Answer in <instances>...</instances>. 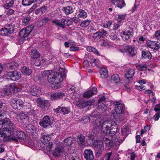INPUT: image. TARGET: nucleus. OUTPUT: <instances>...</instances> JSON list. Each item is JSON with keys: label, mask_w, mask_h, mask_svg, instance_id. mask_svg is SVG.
Returning <instances> with one entry per match:
<instances>
[{"label": "nucleus", "mask_w": 160, "mask_h": 160, "mask_svg": "<svg viewBox=\"0 0 160 160\" xmlns=\"http://www.w3.org/2000/svg\"><path fill=\"white\" fill-rule=\"evenodd\" d=\"M25 131L27 132V135L25 132L22 131H0V140L2 138L5 142L12 141L17 143L18 139L24 140L27 136L36 139L39 133V131Z\"/></svg>", "instance_id": "1"}, {"label": "nucleus", "mask_w": 160, "mask_h": 160, "mask_svg": "<svg viewBox=\"0 0 160 160\" xmlns=\"http://www.w3.org/2000/svg\"><path fill=\"white\" fill-rule=\"evenodd\" d=\"M104 137L103 143L105 144L106 149L108 150L112 147L115 144H119L123 140H122L121 135L119 131L116 132L112 131H103Z\"/></svg>", "instance_id": "2"}, {"label": "nucleus", "mask_w": 160, "mask_h": 160, "mask_svg": "<svg viewBox=\"0 0 160 160\" xmlns=\"http://www.w3.org/2000/svg\"><path fill=\"white\" fill-rule=\"evenodd\" d=\"M98 116V115L96 114H93L92 113L90 114V116L91 118H96L95 119H92V120H95L93 125V128L94 130H102L105 128L104 130H111L113 129L112 126L108 121H105L102 124L101 122L96 118Z\"/></svg>", "instance_id": "3"}, {"label": "nucleus", "mask_w": 160, "mask_h": 160, "mask_svg": "<svg viewBox=\"0 0 160 160\" xmlns=\"http://www.w3.org/2000/svg\"><path fill=\"white\" fill-rule=\"evenodd\" d=\"M16 129L15 125L9 118H5L3 120H0V130H16Z\"/></svg>", "instance_id": "4"}, {"label": "nucleus", "mask_w": 160, "mask_h": 160, "mask_svg": "<svg viewBox=\"0 0 160 160\" xmlns=\"http://www.w3.org/2000/svg\"><path fill=\"white\" fill-rule=\"evenodd\" d=\"M57 76L53 78L51 83V87L53 89H57L60 86V82L63 80V75L61 73H59Z\"/></svg>", "instance_id": "5"}, {"label": "nucleus", "mask_w": 160, "mask_h": 160, "mask_svg": "<svg viewBox=\"0 0 160 160\" xmlns=\"http://www.w3.org/2000/svg\"><path fill=\"white\" fill-rule=\"evenodd\" d=\"M93 146L97 157L102 155L104 149L102 142L100 140H97L94 142Z\"/></svg>", "instance_id": "6"}, {"label": "nucleus", "mask_w": 160, "mask_h": 160, "mask_svg": "<svg viewBox=\"0 0 160 160\" xmlns=\"http://www.w3.org/2000/svg\"><path fill=\"white\" fill-rule=\"evenodd\" d=\"M124 48L126 53L129 57L135 58L136 57L137 50L135 47L128 45L125 46Z\"/></svg>", "instance_id": "7"}, {"label": "nucleus", "mask_w": 160, "mask_h": 160, "mask_svg": "<svg viewBox=\"0 0 160 160\" xmlns=\"http://www.w3.org/2000/svg\"><path fill=\"white\" fill-rule=\"evenodd\" d=\"M93 100H90L88 101L80 99L76 101L75 102L76 105L80 108H83L88 106H91L94 103Z\"/></svg>", "instance_id": "8"}, {"label": "nucleus", "mask_w": 160, "mask_h": 160, "mask_svg": "<svg viewBox=\"0 0 160 160\" xmlns=\"http://www.w3.org/2000/svg\"><path fill=\"white\" fill-rule=\"evenodd\" d=\"M59 73L53 72L52 71L45 70L41 72V74L43 77L48 76L47 80L48 82H51L53 78L57 76Z\"/></svg>", "instance_id": "9"}, {"label": "nucleus", "mask_w": 160, "mask_h": 160, "mask_svg": "<svg viewBox=\"0 0 160 160\" xmlns=\"http://www.w3.org/2000/svg\"><path fill=\"white\" fill-rule=\"evenodd\" d=\"M52 123L49 117L47 115L44 116L39 122L40 125L44 128H46L50 126Z\"/></svg>", "instance_id": "10"}, {"label": "nucleus", "mask_w": 160, "mask_h": 160, "mask_svg": "<svg viewBox=\"0 0 160 160\" xmlns=\"http://www.w3.org/2000/svg\"><path fill=\"white\" fill-rule=\"evenodd\" d=\"M13 28H3L0 30V35L3 36H9L13 32Z\"/></svg>", "instance_id": "11"}, {"label": "nucleus", "mask_w": 160, "mask_h": 160, "mask_svg": "<svg viewBox=\"0 0 160 160\" xmlns=\"http://www.w3.org/2000/svg\"><path fill=\"white\" fill-rule=\"evenodd\" d=\"M8 75L11 79L14 81L18 80L21 77L20 72L17 71L9 72L8 73Z\"/></svg>", "instance_id": "12"}, {"label": "nucleus", "mask_w": 160, "mask_h": 160, "mask_svg": "<svg viewBox=\"0 0 160 160\" xmlns=\"http://www.w3.org/2000/svg\"><path fill=\"white\" fill-rule=\"evenodd\" d=\"M53 111L57 113H61L63 114H68L70 112V108L69 107H62L58 106V108L56 109H54Z\"/></svg>", "instance_id": "13"}, {"label": "nucleus", "mask_w": 160, "mask_h": 160, "mask_svg": "<svg viewBox=\"0 0 160 160\" xmlns=\"http://www.w3.org/2000/svg\"><path fill=\"white\" fill-rule=\"evenodd\" d=\"M38 102L40 105V107L45 110H47L50 105V103L48 100H44L39 99L38 100Z\"/></svg>", "instance_id": "14"}, {"label": "nucleus", "mask_w": 160, "mask_h": 160, "mask_svg": "<svg viewBox=\"0 0 160 160\" xmlns=\"http://www.w3.org/2000/svg\"><path fill=\"white\" fill-rule=\"evenodd\" d=\"M83 155L86 160H92L94 158L93 152L90 149L85 150L84 152Z\"/></svg>", "instance_id": "15"}, {"label": "nucleus", "mask_w": 160, "mask_h": 160, "mask_svg": "<svg viewBox=\"0 0 160 160\" xmlns=\"http://www.w3.org/2000/svg\"><path fill=\"white\" fill-rule=\"evenodd\" d=\"M40 92V88L37 85L33 86L30 90V94L33 96H37Z\"/></svg>", "instance_id": "16"}, {"label": "nucleus", "mask_w": 160, "mask_h": 160, "mask_svg": "<svg viewBox=\"0 0 160 160\" xmlns=\"http://www.w3.org/2000/svg\"><path fill=\"white\" fill-rule=\"evenodd\" d=\"M97 92V89L95 87H93L91 90H88L85 92L83 94V96L85 98H89L92 97Z\"/></svg>", "instance_id": "17"}, {"label": "nucleus", "mask_w": 160, "mask_h": 160, "mask_svg": "<svg viewBox=\"0 0 160 160\" xmlns=\"http://www.w3.org/2000/svg\"><path fill=\"white\" fill-rule=\"evenodd\" d=\"M114 104L115 105V110L119 114H122L123 112V106L118 102H114Z\"/></svg>", "instance_id": "18"}, {"label": "nucleus", "mask_w": 160, "mask_h": 160, "mask_svg": "<svg viewBox=\"0 0 160 160\" xmlns=\"http://www.w3.org/2000/svg\"><path fill=\"white\" fill-rule=\"evenodd\" d=\"M18 66L19 64L18 63L15 62H12L5 65V68L8 70L17 69Z\"/></svg>", "instance_id": "19"}, {"label": "nucleus", "mask_w": 160, "mask_h": 160, "mask_svg": "<svg viewBox=\"0 0 160 160\" xmlns=\"http://www.w3.org/2000/svg\"><path fill=\"white\" fill-rule=\"evenodd\" d=\"M65 96L64 93L62 92H56L52 94L50 96L51 99L52 100H56L60 99Z\"/></svg>", "instance_id": "20"}, {"label": "nucleus", "mask_w": 160, "mask_h": 160, "mask_svg": "<svg viewBox=\"0 0 160 160\" xmlns=\"http://www.w3.org/2000/svg\"><path fill=\"white\" fill-rule=\"evenodd\" d=\"M149 48L155 50H158L160 48V43L156 41H151L150 43L147 44Z\"/></svg>", "instance_id": "21"}, {"label": "nucleus", "mask_w": 160, "mask_h": 160, "mask_svg": "<svg viewBox=\"0 0 160 160\" xmlns=\"http://www.w3.org/2000/svg\"><path fill=\"white\" fill-rule=\"evenodd\" d=\"M111 2L113 4H115V3H116L117 6L120 8H122L125 5L124 0H111Z\"/></svg>", "instance_id": "22"}, {"label": "nucleus", "mask_w": 160, "mask_h": 160, "mask_svg": "<svg viewBox=\"0 0 160 160\" xmlns=\"http://www.w3.org/2000/svg\"><path fill=\"white\" fill-rule=\"evenodd\" d=\"M42 142L44 143V145L42 144V146L41 147H45V144H47L49 141L50 140L51 138L50 136L48 134L46 135H42Z\"/></svg>", "instance_id": "23"}, {"label": "nucleus", "mask_w": 160, "mask_h": 160, "mask_svg": "<svg viewBox=\"0 0 160 160\" xmlns=\"http://www.w3.org/2000/svg\"><path fill=\"white\" fill-rule=\"evenodd\" d=\"M30 55L32 59H38L40 57V53L36 50H31Z\"/></svg>", "instance_id": "24"}, {"label": "nucleus", "mask_w": 160, "mask_h": 160, "mask_svg": "<svg viewBox=\"0 0 160 160\" xmlns=\"http://www.w3.org/2000/svg\"><path fill=\"white\" fill-rule=\"evenodd\" d=\"M99 72L101 77L102 79L106 78L108 76V70L104 68H101L99 69Z\"/></svg>", "instance_id": "25"}, {"label": "nucleus", "mask_w": 160, "mask_h": 160, "mask_svg": "<svg viewBox=\"0 0 160 160\" xmlns=\"http://www.w3.org/2000/svg\"><path fill=\"white\" fill-rule=\"evenodd\" d=\"M152 56L151 53L148 51L146 50H143L142 52V59H146L148 58L150 59Z\"/></svg>", "instance_id": "26"}, {"label": "nucleus", "mask_w": 160, "mask_h": 160, "mask_svg": "<svg viewBox=\"0 0 160 160\" xmlns=\"http://www.w3.org/2000/svg\"><path fill=\"white\" fill-rule=\"evenodd\" d=\"M63 151V148L62 147H58L56 148L53 152V155L58 156L61 155Z\"/></svg>", "instance_id": "27"}, {"label": "nucleus", "mask_w": 160, "mask_h": 160, "mask_svg": "<svg viewBox=\"0 0 160 160\" xmlns=\"http://www.w3.org/2000/svg\"><path fill=\"white\" fill-rule=\"evenodd\" d=\"M74 154L69 153L65 156L66 160H80L78 156H74Z\"/></svg>", "instance_id": "28"}, {"label": "nucleus", "mask_w": 160, "mask_h": 160, "mask_svg": "<svg viewBox=\"0 0 160 160\" xmlns=\"http://www.w3.org/2000/svg\"><path fill=\"white\" fill-rule=\"evenodd\" d=\"M106 34V31H103L102 32H98L93 34L92 37L94 39L100 38Z\"/></svg>", "instance_id": "29"}, {"label": "nucleus", "mask_w": 160, "mask_h": 160, "mask_svg": "<svg viewBox=\"0 0 160 160\" xmlns=\"http://www.w3.org/2000/svg\"><path fill=\"white\" fill-rule=\"evenodd\" d=\"M135 72L133 69H130L125 74V78L127 79L132 78L134 75Z\"/></svg>", "instance_id": "30"}, {"label": "nucleus", "mask_w": 160, "mask_h": 160, "mask_svg": "<svg viewBox=\"0 0 160 160\" xmlns=\"http://www.w3.org/2000/svg\"><path fill=\"white\" fill-rule=\"evenodd\" d=\"M78 143L80 145H84L85 144V137L82 134L79 135L78 137Z\"/></svg>", "instance_id": "31"}, {"label": "nucleus", "mask_w": 160, "mask_h": 160, "mask_svg": "<svg viewBox=\"0 0 160 160\" xmlns=\"http://www.w3.org/2000/svg\"><path fill=\"white\" fill-rule=\"evenodd\" d=\"M62 10L64 12L66 15H68L69 14L72 13L73 12V10L72 7L70 6L63 7Z\"/></svg>", "instance_id": "32"}, {"label": "nucleus", "mask_w": 160, "mask_h": 160, "mask_svg": "<svg viewBox=\"0 0 160 160\" xmlns=\"http://www.w3.org/2000/svg\"><path fill=\"white\" fill-rule=\"evenodd\" d=\"M74 141V140L71 137L67 138L64 140L65 145L69 147L71 145Z\"/></svg>", "instance_id": "33"}, {"label": "nucleus", "mask_w": 160, "mask_h": 160, "mask_svg": "<svg viewBox=\"0 0 160 160\" xmlns=\"http://www.w3.org/2000/svg\"><path fill=\"white\" fill-rule=\"evenodd\" d=\"M97 109L98 110L103 112L107 110V107L103 103L98 102Z\"/></svg>", "instance_id": "34"}, {"label": "nucleus", "mask_w": 160, "mask_h": 160, "mask_svg": "<svg viewBox=\"0 0 160 160\" xmlns=\"http://www.w3.org/2000/svg\"><path fill=\"white\" fill-rule=\"evenodd\" d=\"M22 72L27 75H30L32 73V71L28 67H23L21 69Z\"/></svg>", "instance_id": "35"}, {"label": "nucleus", "mask_w": 160, "mask_h": 160, "mask_svg": "<svg viewBox=\"0 0 160 160\" xmlns=\"http://www.w3.org/2000/svg\"><path fill=\"white\" fill-rule=\"evenodd\" d=\"M16 117L17 119H20L21 121H23L24 120L28 119V116L26 114L22 113L19 114H17Z\"/></svg>", "instance_id": "36"}, {"label": "nucleus", "mask_w": 160, "mask_h": 160, "mask_svg": "<svg viewBox=\"0 0 160 160\" xmlns=\"http://www.w3.org/2000/svg\"><path fill=\"white\" fill-rule=\"evenodd\" d=\"M32 61L35 66H39L41 65H42L45 62V60L43 59L40 60L38 59H33Z\"/></svg>", "instance_id": "37"}, {"label": "nucleus", "mask_w": 160, "mask_h": 160, "mask_svg": "<svg viewBox=\"0 0 160 160\" xmlns=\"http://www.w3.org/2000/svg\"><path fill=\"white\" fill-rule=\"evenodd\" d=\"M37 0H22V5L24 6H27L31 5L35 2Z\"/></svg>", "instance_id": "38"}, {"label": "nucleus", "mask_w": 160, "mask_h": 160, "mask_svg": "<svg viewBox=\"0 0 160 160\" xmlns=\"http://www.w3.org/2000/svg\"><path fill=\"white\" fill-rule=\"evenodd\" d=\"M24 102L20 99H18L16 102V106L17 107V108H14L15 109L21 110L23 107Z\"/></svg>", "instance_id": "39"}, {"label": "nucleus", "mask_w": 160, "mask_h": 160, "mask_svg": "<svg viewBox=\"0 0 160 160\" xmlns=\"http://www.w3.org/2000/svg\"><path fill=\"white\" fill-rule=\"evenodd\" d=\"M78 17V18H85L87 17V13L84 10L82 9H80Z\"/></svg>", "instance_id": "40"}, {"label": "nucleus", "mask_w": 160, "mask_h": 160, "mask_svg": "<svg viewBox=\"0 0 160 160\" xmlns=\"http://www.w3.org/2000/svg\"><path fill=\"white\" fill-rule=\"evenodd\" d=\"M29 34L25 29H22L19 33V36L20 37L24 38H26Z\"/></svg>", "instance_id": "41"}, {"label": "nucleus", "mask_w": 160, "mask_h": 160, "mask_svg": "<svg viewBox=\"0 0 160 160\" xmlns=\"http://www.w3.org/2000/svg\"><path fill=\"white\" fill-rule=\"evenodd\" d=\"M119 115V113L115 110L112 111L111 116V120L113 121L116 120L118 118Z\"/></svg>", "instance_id": "42"}, {"label": "nucleus", "mask_w": 160, "mask_h": 160, "mask_svg": "<svg viewBox=\"0 0 160 160\" xmlns=\"http://www.w3.org/2000/svg\"><path fill=\"white\" fill-rule=\"evenodd\" d=\"M90 64L93 67H99L100 66L101 63L99 60L94 59L92 60Z\"/></svg>", "instance_id": "43"}, {"label": "nucleus", "mask_w": 160, "mask_h": 160, "mask_svg": "<svg viewBox=\"0 0 160 160\" xmlns=\"http://www.w3.org/2000/svg\"><path fill=\"white\" fill-rule=\"evenodd\" d=\"M18 100L16 98H11L10 100V102L11 105L13 108H17V107L15 105L16 104V102Z\"/></svg>", "instance_id": "44"}, {"label": "nucleus", "mask_w": 160, "mask_h": 160, "mask_svg": "<svg viewBox=\"0 0 160 160\" xmlns=\"http://www.w3.org/2000/svg\"><path fill=\"white\" fill-rule=\"evenodd\" d=\"M87 50L89 52H93L98 55H99V53L98 50L93 47L91 46H88L87 47Z\"/></svg>", "instance_id": "45"}, {"label": "nucleus", "mask_w": 160, "mask_h": 160, "mask_svg": "<svg viewBox=\"0 0 160 160\" xmlns=\"http://www.w3.org/2000/svg\"><path fill=\"white\" fill-rule=\"evenodd\" d=\"M109 37L110 39L112 40L117 41L119 40V38L117 37V34L115 33H111Z\"/></svg>", "instance_id": "46"}, {"label": "nucleus", "mask_w": 160, "mask_h": 160, "mask_svg": "<svg viewBox=\"0 0 160 160\" xmlns=\"http://www.w3.org/2000/svg\"><path fill=\"white\" fill-rule=\"evenodd\" d=\"M136 68L140 71L146 70L147 69L146 65L143 64L138 65L137 66Z\"/></svg>", "instance_id": "47"}, {"label": "nucleus", "mask_w": 160, "mask_h": 160, "mask_svg": "<svg viewBox=\"0 0 160 160\" xmlns=\"http://www.w3.org/2000/svg\"><path fill=\"white\" fill-rule=\"evenodd\" d=\"M122 37L123 40L124 41L128 40L130 37H132V36L129 35L126 33H125V32L124 31L122 32Z\"/></svg>", "instance_id": "48"}, {"label": "nucleus", "mask_w": 160, "mask_h": 160, "mask_svg": "<svg viewBox=\"0 0 160 160\" xmlns=\"http://www.w3.org/2000/svg\"><path fill=\"white\" fill-rule=\"evenodd\" d=\"M111 79L114 81L116 83H117L119 82L120 80V78L119 76L117 74H114L111 77Z\"/></svg>", "instance_id": "49"}, {"label": "nucleus", "mask_w": 160, "mask_h": 160, "mask_svg": "<svg viewBox=\"0 0 160 160\" xmlns=\"http://www.w3.org/2000/svg\"><path fill=\"white\" fill-rule=\"evenodd\" d=\"M14 3V1L13 0L11 1L9 3L5 4L3 7L6 9H8L11 7Z\"/></svg>", "instance_id": "50"}, {"label": "nucleus", "mask_w": 160, "mask_h": 160, "mask_svg": "<svg viewBox=\"0 0 160 160\" xmlns=\"http://www.w3.org/2000/svg\"><path fill=\"white\" fill-rule=\"evenodd\" d=\"M91 22V20L87 19L84 21L82 22L80 24V26L82 27H86Z\"/></svg>", "instance_id": "51"}, {"label": "nucleus", "mask_w": 160, "mask_h": 160, "mask_svg": "<svg viewBox=\"0 0 160 160\" xmlns=\"http://www.w3.org/2000/svg\"><path fill=\"white\" fill-rule=\"evenodd\" d=\"M125 33H126L128 34L129 35L132 36L133 34V30L132 28L130 27H128L126 28L125 31Z\"/></svg>", "instance_id": "52"}, {"label": "nucleus", "mask_w": 160, "mask_h": 160, "mask_svg": "<svg viewBox=\"0 0 160 160\" xmlns=\"http://www.w3.org/2000/svg\"><path fill=\"white\" fill-rule=\"evenodd\" d=\"M34 26L32 25H30L27 26L25 30L28 33L30 34L32 30L34 28Z\"/></svg>", "instance_id": "53"}, {"label": "nucleus", "mask_w": 160, "mask_h": 160, "mask_svg": "<svg viewBox=\"0 0 160 160\" xmlns=\"http://www.w3.org/2000/svg\"><path fill=\"white\" fill-rule=\"evenodd\" d=\"M31 19L30 18L28 17H25L22 20L23 24L25 25L28 24L30 21Z\"/></svg>", "instance_id": "54"}, {"label": "nucleus", "mask_w": 160, "mask_h": 160, "mask_svg": "<svg viewBox=\"0 0 160 160\" xmlns=\"http://www.w3.org/2000/svg\"><path fill=\"white\" fill-rule=\"evenodd\" d=\"M126 14L123 15L119 14L118 15V22H120L122 20H125L126 18Z\"/></svg>", "instance_id": "55"}, {"label": "nucleus", "mask_w": 160, "mask_h": 160, "mask_svg": "<svg viewBox=\"0 0 160 160\" xmlns=\"http://www.w3.org/2000/svg\"><path fill=\"white\" fill-rule=\"evenodd\" d=\"M9 92H10V94L13 93H14L15 91V89L16 88L14 85L12 84V85L10 86L8 88Z\"/></svg>", "instance_id": "56"}, {"label": "nucleus", "mask_w": 160, "mask_h": 160, "mask_svg": "<svg viewBox=\"0 0 160 160\" xmlns=\"http://www.w3.org/2000/svg\"><path fill=\"white\" fill-rule=\"evenodd\" d=\"M100 42L102 46L106 47H108L109 46V45L108 43L104 40H101Z\"/></svg>", "instance_id": "57"}, {"label": "nucleus", "mask_w": 160, "mask_h": 160, "mask_svg": "<svg viewBox=\"0 0 160 160\" xmlns=\"http://www.w3.org/2000/svg\"><path fill=\"white\" fill-rule=\"evenodd\" d=\"M2 93L4 95H8L10 94V92H9L8 88H4L2 91Z\"/></svg>", "instance_id": "58"}, {"label": "nucleus", "mask_w": 160, "mask_h": 160, "mask_svg": "<svg viewBox=\"0 0 160 160\" xmlns=\"http://www.w3.org/2000/svg\"><path fill=\"white\" fill-rule=\"evenodd\" d=\"M139 6V4L138 2H135L133 6V7H132V12H135L137 10V8Z\"/></svg>", "instance_id": "59"}, {"label": "nucleus", "mask_w": 160, "mask_h": 160, "mask_svg": "<svg viewBox=\"0 0 160 160\" xmlns=\"http://www.w3.org/2000/svg\"><path fill=\"white\" fill-rule=\"evenodd\" d=\"M26 128V130H34L35 129V127L32 124L28 125Z\"/></svg>", "instance_id": "60"}, {"label": "nucleus", "mask_w": 160, "mask_h": 160, "mask_svg": "<svg viewBox=\"0 0 160 160\" xmlns=\"http://www.w3.org/2000/svg\"><path fill=\"white\" fill-rule=\"evenodd\" d=\"M112 24V22L111 21H108L106 22L104 24L103 26L105 28H109Z\"/></svg>", "instance_id": "61"}, {"label": "nucleus", "mask_w": 160, "mask_h": 160, "mask_svg": "<svg viewBox=\"0 0 160 160\" xmlns=\"http://www.w3.org/2000/svg\"><path fill=\"white\" fill-rule=\"evenodd\" d=\"M160 117V112H157L156 114L154 116L153 118L155 121H157L158 120Z\"/></svg>", "instance_id": "62"}, {"label": "nucleus", "mask_w": 160, "mask_h": 160, "mask_svg": "<svg viewBox=\"0 0 160 160\" xmlns=\"http://www.w3.org/2000/svg\"><path fill=\"white\" fill-rule=\"evenodd\" d=\"M120 23L119 22L115 23L113 27V29L115 30H117L118 28L120 26Z\"/></svg>", "instance_id": "63"}, {"label": "nucleus", "mask_w": 160, "mask_h": 160, "mask_svg": "<svg viewBox=\"0 0 160 160\" xmlns=\"http://www.w3.org/2000/svg\"><path fill=\"white\" fill-rule=\"evenodd\" d=\"M35 111H34L33 109H31L30 110V111L28 112L27 114L29 116H32L33 117H34L35 114Z\"/></svg>", "instance_id": "64"}]
</instances>
